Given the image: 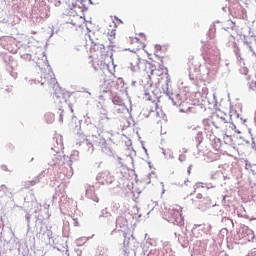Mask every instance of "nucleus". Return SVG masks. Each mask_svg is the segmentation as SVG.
Segmentation results:
<instances>
[{
	"mask_svg": "<svg viewBox=\"0 0 256 256\" xmlns=\"http://www.w3.org/2000/svg\"><path fill=\"white\" fill-rule=\"evenodd\" d=\"M183 209L179 205H174L168 209V219L174 225H183Z\"/></svg>",
	"mask_w": 256,
	"mask_h": 256,
	"instance_id": "nucleus-1",
	"label": "nucleus"
},
{
	"mask_svg": "<svg viewBox=\"0 0 256 256\" xmlns=\"http://www.w3.org/2000/svg\"><path fill=\"white\" fill-rule=\"evenodd\" d=\"M52 90L54 91V101L55 103L62 104V103H67V98L66 95L67 93H65V90H62L59 87V83H57V81H55V79H52Z\"/></svg>",
	"mask_w": 256,
	"mask_h": 256,
	"instance_id": "nucleus-2",
	"label": "nucleus"
},
{
	"mask_svg": "<svg viewBox=\"0 0 256 256\" xmlns=\"http://www.w3.org/2000/svg\"><path fill=\"white\" fill-rule=\"evenodd\" d=\"M143 41H147L145 34H140L139 37H134L131 39V49L134 53L141 51V49H145V42Z\"/></svg>",
	"mask_w": 256,
	"mask_h": 256,
	"instance_id": "nucleus-3",
	"label": "nucleus"
},
{
	"mask_svg": "<svg viewBox=\"0 0 256 256\" xmlns=\"http://www.w3.org/2000/svg\"><path fill=\"white\" fill-rule=\"evenodd\" d=\"M145 67L146 69L150 70V74L149 77H162V75H167V68L164 66H159L158 68H155V66H153V64H151L150 62H146L145 63Z\"/></svg>",
	"mask_w": 256,
	"mask_h": 256,
	"instance_id": "nucleus-4",
	"label": "nucleus"
},
{
	"mask_svg": "<svg viewBox=\"0 0 256 256\" xmlns=\"http://www.w3.org/2000/svg\"><path fill=\"white\" fill-rule=\"evenodd\" d=\"M206 61L210 65H219L221 63V50L214 49L211 54L207 57Z\"/></svg>",
	"mask_w": 256,
	"mask_h": 256,
	"instance_id": "nucleus-5",
	"label": "nucleus"
},
{
	"mask_svg": "<svg viewBox=\"0 0 256 256\" xmlns=\"http://www.w3.org/2000/svg\"><path fill=\"white\" fill-rule=\"evenodd\" d=\"M0 44L4 47L7 51L12 53L13 45H15V38L11 36H4L0 39Z\"/></svg>",
	"mask_w": 256,
	"mask_h": 256,
	"instance_id": "nucleus-6",
	"label": "nucleus"
},
{
	"mask_svg": "<svg viewBox=\"0 0 256 256\" xmlns=\"http://www.w3.org/2000/svg\"><path fill=\"white\" fill-rule=\"evenodd\" d=\"M129 62L131 65V69L133 71H139V69H141L140 65H145V63H147V62H141V58H139L138 55L131 56Z\"/></svg>",
	"mask_w": 256,
	"mask_h": 256,
	"instance_id": "nucleus-7",
	"label": "nucleus"
},
{
	"mask_svg": "<svg viewBox=\"0 0 256 256\" xmlns=\"http://www.w3.org/2000/svg\"><path fill=\"white\" fill-rule=\"evenodd\" d=\"M91 53H95L97 55H104L105 53V45L103 44H94L90 48Z\"/></svg>",
	"mask_w": 256,
	"mask_h": 256,
	"instance_id": "nucleus-8",
	"label": "nucleus"
},
{
	"mask_svg": "<svg viewBox=\"0 0 256 256\" xmlns=\"http://www.w3.org/2000/svg\"><path fill=\"white\" fill-rule=\"evenodd\" d=\"M208 189L205 188V186H197L194 190V193H196L197 199H203L205 195H207Z\"/></svg>",
	"mask_w": 256,
	"mask_h": 256,
	"instance_id": "nucleus-9",
	"label": "nucleus"
},
{
	"mask_svg": "<svg viewBox=\"0 0 256 256\" xmlns=\"http://www.w3.org/2000/svg\"><path fill=\"white\" fill-rule=\"evenodd\" d=\"M105 85H106V89H114V87L117 85L115 83V78H107L105 79Z\"/></svg>",
	"mask_w": 256,
	"mask_h": 256,
	"instance_id": "nucleus-10",
	"label": "nucleus"
},
{
	"mask_svg": "<svg viewBox=\"0 0 256 256\" xmlns=\"http://www.w3.org/2000/svg\"><path fill=\"white\" fill-rule=\"evenodd\" d=\"M69 9H71V11H73V9H75L77 7V2L75 0H69L67 3Z\"/></svg>",
	"mask_w": 256,
	"mask_h": 256,
	"instance_id": "nucleus-11",
	"label": "nucleus"
},
{
	"mask_svg": "<svg viewBox=\"0 0 256 256\" xmlns=\"http://www.w3.org/2000/svg\"><path fill=\"white\" fill-rule=\"evenodd\" d=\"M13 149H15V146H13V144L8 143V144L6 145V151H13Z\"/></svg>",
	"mask_w": 256,
	"mask_h": 256,
	"instance_id": "nucleus-12",
	"label": "nucleus"
},
{
	"mask_svg": "<svg viewBox=\"0 0 256 256\" xmlns=\"http://www.w3.org/2000/svg\"><path fill=\"white\" fill-rule=\"evenodd\" d=\"M73 225H74V227H79V219L74 218L73 219Z\"/></svg>",
	"mask_w": 256,
	"mask_h": 256,
	"instance_id": "nucleus-13",
	"label": "nucleus"
},
{
	"mask_svg": "<svg viewBox=\"0 0 256 256\" xmlns=\"http://www.w3.org/2000/svg\"><path fill=\"white\" fill-rule=\"evenodd\" d=\"M101 177H103V178L109 177V172H103V173H101V174L99 175V178H101Z\"/></svg>",
	"mask_w": 256,
	"mask_h": 256,
	"instance_id": "nucleus-14",
	"label": "nucleus"
},
{
	"mask_svg": "<svg viewBox=\"0 0 256 256\" xmlns=\"http://www.w3.org/2000/svg\"><path fill=\"white\" fill-rule=\"evenodd\" d=\"M223 139H224V141H227V139H231V137H230L229 135H225V136L223 137Z\"/></svg>",
	"mask_w": 256,
	"mask_h": 256,
	"instance_id": "nucleus-15",
	"label": "nucleus"
},
{
	"mask_svg": "<svg viewBox=\"0 0 256 256\" xmlns=\"http://www.w3.org/2000/svg\"><path fill=\"white\" fill-rule=\"evenodd\" d=\"M188 174H191V166L188 167Z\"/></svg>",
	"mask_w": 256,
	"mask_h": 256,
	"instance_id": "nucleus-16",
	"label": "nucleus"
},
{
	"mask_svg": "<svg viewBox=\"0 0 256 256\" xmlns=\"http://www.w3.org/2000/svg\"><path fill=\"white\" fill-rule=\"evenodd\" d=\"M221 121H222V123H225V119L224 118H221Z\"/></svg>",
	"mask_w": 256,
	"mask_h": 256,
	"instance_id": "nucleus-17",
	"label": "nucleus"
},
{
	"mask_svg": "<svg viewBox=\"0 0 256 256\" xmlns=\"http://www.w3.org/2000/svg\"><path fill=\"white\" fill-rule=\"evenodd\" d=\"M241 148H237V151H238V153H239V150H240Z\"/></svg>",
	"mask_w": 256,
	"mask_h": 256,
	"instance_id": "nucleus-18",
	"label": "nucleus"
},
{
	"mask_svg": "<svg viewBox=\"0 0 256 256\" xmlns=\"http://www.w3.org/2000/svg\"><path fill=\"white\" fill-rule=\"evenodd\" d=\"M243 149L245 150V149H246V147H245V146H243Z\"/></svg>",
	"mask_w": 256,
	"mask_h": 256,
	"instance_id": "nucleus-19",
	"label": "nucleus"
},
{
	"mask_svg": "<svg viewBox=\"0 0 256 256\" xmlns=\"http://www.w3.org/2000/svg\"><path fill=\"white\" fill-rule=\"evenodd\" d=\"M241 155H243V151H241Z\"/></svg>",
	"mask_w": 256,
	"mask_h": 256,
	"instance_id": "nucleus-20",
	"label": "nucleus"
}]
</instances>
